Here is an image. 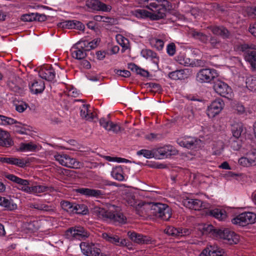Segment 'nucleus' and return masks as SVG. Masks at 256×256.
Listing matches in <instances>:
<instances>
[{
  "label": "nucleus",
  "mask_w": 256,
  "mask_h": 256,
  "mask_svg": "<svg viewBox=\"0 0 256 256\" xmlns=\"http://www.w3.org/2000/svg\"><path fill=\"white\" fill-rule=\"evenodd\" d=\"M86 49V45L81 41H79L72 46L70 50V52L74 58L81 60L84 58L87 54Z\"/></svg>",
  "instance_id": "12"
},
{
  "label": "nucleus",
  "mask_w": 256,
  "mask_h": 256,
  "mask_svg": "<svg viewBox=\"0 0 256 256\" xmlns=\"http://www.w3.org/2000/svg\"><path fill=\"white\" fill-rule=\"evenodd\" d=\"M205 256H228L224 250L217 245L208 246L202 252Z\"/></svg>",
  "instance_id": "17"
},
{
  "label": "nucleus",
  "mask_w": 256,
  "mask_h": 256,
  "mask_svg": "<svg viewBox=\"0 0 256 256\" xmlns=\"http://www.w3.org/2000/svg\"><path fill=\"white\" fill-rule=\"evenodd\" d=\"M178 153V151L176 148L170 145L165 146L154 150L155 158L156 159L167 158L171 156H175Z\"/></svg>",
  "instance_id": "13"
},
{
  "label": "nucleus",
  "mask_w": 256,
  "mask_h": 256,
  "mask_svg": "<svg viewBox=\"0 0 256 256\" xmlns=\"http://www.w3.org/2000/svg\"><path fill=\"white\" fill-rule=\"evenodd\" d=\"M128 68L132 72H136L144 77H148L149 73L148 71L141 68L134 63H130L128 64Z\"/></svg>",
  "instance_id": "40"
},
{
  "label": "nucleus",
  "mask_w": 256,
  "mask_h": 256,
  "mask_svg": "<svg viewBox=\"0 0 256 256\" xmlns=\"http://www.w3.org/2000/svg\"><path fill=\"white\" fill-rule=\"evenodd\" d=\"M76 192L86 197L101 198L104 195V192L101 190L89 188H79L76 190Z\"/></svg>",
  "instance_id": "20"
},
{
  "label": "nucleus",
  "mask_w": 256,
  "mask_h": 256,
  "mask_svg": "<svg viewBox=\"0 0 256 256\" xmlns=\"http://www.w3.org/2000/svg\"><path fill=\"white\" fill-rule=\"evenodd\" d=\"M0 206L5 208L8 210H14L17 208L16 204L14 203L12 200L0 196Z\"/></svg>",
  "instance_id": "35"
},
{
  "label": "nucleus",
  "mask_w": 256,
  "mask_h": 256,
  "mask_svg": "<svg viewBox=\"0 0 256 256\" xmlns=\"http://www.w3.org/2000/svg\"><path fill=\"white\" fill-rule=\"evenodd\" d=\"M40 77L48 81H52L55 78L56 73L52 68H42L38 72Z\"/></svg>",
  "instance_id": "29"
},
{
  "label": "nucleus",
  "mask_w": 256,
  "mask_h": 256,
  "mask_svg": "<svg viewBox=\"0 0 256 256\" xmlns=\"http://www.w3.org/2000/svg\"><path fill=\"white\" fill-rule=\"evenodd\" d=\"M72 213L86 215L88 213V210L87 206L84 204L74 203Z\"/></svg>",
  "instance_id": "39"
},
{
  "label": "nucleus",
  "mask_w": 256,
  "mask_h": 256,
  "mask_svg": "<svg viewBox=\"0 0 256 256\" xmlns=\"http://www.w3.org/2000/svg\"><path fill=\"white\" fill-rule=\"evenodd\" d=\"M224 106V103L222 100L218 98L214 100L208 106L207 114L210 118H213L218 114Z\"/></svg>",
  "instance_id": "14"
},
{
  "label": "nucleus",
  "mask_w": 256,
  "mask_h": 256,
  "mask_svg": "<svg viewBox=\"0 0 256 256\" xmlns=\"http://www.w3.org/2000/svg\"><path fill=\"white\" fill-rule=\"evenodd\" d=\"M177 61L180 64L185 66H188L192 64L189 58L183 56H178Z\"/></svg>",
  "instance_id": "56"
},
{
  "label": "nucleus",
  "mask_w": 256,
  "mask_h": 256,
  "mask_svg": "<svg viewBox=\"0 0 256 256\" xmlns=\"http://www.w3.org/2000/svg\"><path fill=\"white\" fill-rule=\"evenodd\" d=\"M224 148V144L222 142H218L216 146H214L213 148V153L215 155H220Z\"/></svg>",
  "instance_id": "50"
},
{
  "label": "nucleus",
  "mask_w": 256,
  "mask_h": 256,
  "mask_svg": "<svg viewBox=\"0 0 256 256\" xmlns=\"http://www.w3.org/2000/svg\"><path fill=\"white\" fill-rule=\"evenodd\" d=\"M116 38L119 44L123 48H128L127 46H126V42H128V40L126 38H125L120 34H118L116 36Z\"/></svg>",
  "instance_id": "61"
},
{
  "label": "nucleus",
  "mask_w": 256,
  "mask_h": 256,
  "mask_svg": "<svg viewBox=\"0 0 256 256\" xmlns=\"http://www.w3.org/2000/svg\"><path fill=\"white\" fill-rule=\"evenodd\" d=\"M128 235L132 241L138 244H149L152 242V238L151 237L135 232H129Z\"/></svg>",
  "instance_id": "21"
},
{
  "label": "nucleus",
  "mask_w": 256,
  "mask_h": 256,
  "mask_svg": "<svg viewBox=\"0 0 256 256\" xmlns=\"http://www.w3.org/2000/svg\"><path fill=\"white\" fill-rule=\"evenodd\" d=\"M14 144V142L10 137V133L0 128V146L10 148Z\"/></svg>",
  "instance_id": "22"
},
{
  "label": "nucleus",
  "mask_w": 256,
  "mask_h": 256,
  "mask_svg": "<svg viewBox=\"0 0 256 256\" xmlns=\"http://www.w3.org/2000/svg\"><path fill=\"white\" fill-rule=\"evenodd\" d=\"M136 154L138 156L142 155L144 158H155L154 151H152L148 150H140L138 151Z\"/></svg>",
  "instance_id": "47"
},
{
  "label": "nucleus",
  "mask_w": 256,
  "mask_h": 256,
  "mask_svg": "<svg viewBox=\"0 0 256 256\" xmlns=\"http://www.w3.org/2000/svg\"><path fill=\"white\" fill-rule=\"evenodd\" d=\"M166 52L170 56H173L176 53V46L174 43H170L166 46Z\"/></svg>",
  "instance_id": "60"
},
{
  "label": "nucleus",
  "mask_w": 256,
  "mask_h": 256,
  "mask_svg": "<svg viewBox=\"0 0 256 256\" xmlns=\"http://www.w3.org/2000/svg\"><path fill=\"white\" fill-rule=\"evenodd\" d=\"M254 46H249L248 44H244L241 46V50L246 52L245 60L249 62L252 68L256 70V51L250 50L254 49Z\"/></svg>",
  "instance_id": "15"
},
{
  "label": "nucleus",
  "mask_w": 256,
  "mask_h": 256,
  "mask_svg": "<svg viewBox=\"0 0 256 256\" xmlns=\"http://www.w3.org/2000/svg\"><path fill=\"white\" fill-rule=\"evenodd\" d=\"M179 228H176L172 226H168L164 230L166 234L173 237H179Z\"/></svg>",
  "instance_id": "46"
},
{
  "label": "nucleus",
  "mask_w": 256,
  "mask_h": 256,
  "mask_svg": "<svg viewBox=\"0 0 256 256\" xmlns=\"http://www.w3.org/2000/svg\"><path fill=\"white\" fill-rule=\"evenodd\" d=\"M250 160L251 165H256V149L253 148L249 150L246 154Z\"/></svg>",
  "instance_id": "49"
},
{
  "label": "nucleus",
  "mask_w": 256,
  "mask_h": 256,
  "mask_svg": "<svg viewBox=\"0 0 256 256\" xmlns=\"http://www.w3.org/2000/svg\"><path fill=\"white\" fill-rule=\"evenodd\" d=\"M182 203L184 206L195 210H200L207 208L206 203L198 199L188 198L184 200Z\"/></svg>",
  "instance_id": "16"
},
{
  "label": "nucleus",
  "mask_w": 256,
  "mask_h": 256,
  "mask_svg": "<svg viewBox=\"0 0 256 256\" xmlns=\"http://www.w3.org/2000/svg\"><path fill=\"white\" fill-rule=\"evenodd\" d=\"M22 20L24 22H32L35 21V13L24 14L22 16Z\"/></svg>",
  "instance_id": "59"
},
{
  "label": "nucleus",
  "mask_w": 256,
  "mask_h": 256,
  "mask_svg": "<svg viewBox=\"0 0 256 256\" xmlns=\"http://www.w3.org/2000/svg\"><path fill=\"white\" fill-rule=\"evenodd\" d=\"M150 44L152 47L156 48L158 50H162L164 46V42L157 38H150Z\"/></svg>",
  "instance_id": "42"
},
{
  "label": "nucleus",
  "mask_w": 256,
  "mask_h": 256,
  "mask_svg": "<svg viewBox=\"0 0 256 256\" xmlns=\"http://www.w3.org/2000/svg\"><path fill=\"white\" fill-rule=\"evenodd\" d=\"M151 13L144 10H136L137 17L141 18H148L150 16Z\"/></svg>",
  "instance_id": "58"
},
{
  "label": "nucleus",
  "mask_w": 256,
  "mask_h": 256,
  "mask_svg": "<svg viewBox=\"0 0 256 256\" xmlns=\"http://www.w3.org/2000/svg\"><path fill=\"white\" fill-rule=\"evenodd\" d=\"M215 92L222 97L230 98L232 95V91L230 86L226 82L218 80L214 84Z\"/></svg>",
  "instance_id": "11"
},
{
  "label": "nucleus",
  "mask_w": 256,
  "mask_h": 256,
  "mask_svg": "<svg viewBox=\"0 0 256 256\" xmlns=\"http://www.w3.org/2000/svg\"><path fill=\"white\" fill-rule=\"evenodd\" d=\"M256 221V214L252 212H242L232 220L233 224L242 226L254 224Z\"/></svg>",
  "instance_id": "8"
},
{
  "label": "nucleus",
  "mask_w": 256,
  "mask_h": 256,
  "mask_svg": "<svg viewBox=\"0 0 256 256\" xmlns=\"http://www.w3.org/2000/svg\"><path fill=\"white\" fill-rule=\"evenodd\" d=\"M198 141L196 138L192 137H186L178 140V144L181 146L188 148H193L196 146Z\"/></svg>",
  "instance_id": "26"
},
{
  "label": "nucleus",
  "mask_w": 256,
  "mask_h": 256,
  "mask_svg": "<svg viewBox=\"0 0 256 256\" xmlns=\"http://www.w3.org/2000/svg\"><path fill=\"white\" fill-rule=\"evenodd\" d=\"M90 106V104H82L80 108V116L83 119L92 121L94 118V116L92 112L88 110Z\"/></svg>",
  "instance_id": "32"
},
{
  "label": "nucleus",
  "mask_w": 256,
  "mask_h": 256,
  "mask_svg": "<svg viewBox=\"0 0 256 256\" xmlns=\"http://www.w3.org/2000/svg\"><path fill=\"white\" fill-rule=\"evenodd\" d=\"M74 203L70 202L67 200H62L60 202L62 208L67 212L72 213L73 211Z\"/></svg>",
  "instance_id": "48"
},
{
  "label": "nucleus",
  "mask_w": 256,
  "mask_h": 256,
  "mask_svg": "<svg viewBox=\"0 0 256 256\" xmlns=\"http://www.w3.org/2000/svg\"><path fill=\"white\" fill-rule=\"evenodd\" d=\"M231 130L233 136L236 139L238 138L243 130L242 124H232L231 126Z\"/></svg>",
  "instance_id": "41"
},
{
  "label": "nucleus",
  "mask_w": 256,
  "mask_h": 256,
  "mask_svg": "<svg viewBox=\"0 0 256 256\" xmlns=\"http://www.w3.org/2000/svg\"><path fill=\"white\" fill-rule=\"evenodd\" d=\"M65 237L69 240H84L88 238L90 234L83 227L75 226L68 229L64 234Z\"/></svg>",
  "instance_id": "5"
},
{
  "label": "nucleus",
  "mask_w": 256,
  "mask_h": 256,
  "mask_svg": "<svg viewBox=\"0 0 256 256\" xmlns=\"http://www.w3.org/2000/svg\"><path fill=\"white\" fill-rule=\"evenodd\" d=\"M0 162L2 163H6L10 164L15 165L20 168H24L26 166L28 161L24 160L23 159H20L14 157H2L0 158Z\"/></svg>",
  "instance_id": "25"
},
{
  "label": "nucleus",
  "mask_w": 256,
  "mask_h": 256,
  "mask_svg": "<svg viewBox=\"0 0 256 256\" xmlns=\"http://www.w3.org/2000/svg\"><path fill=\"white\" fill-rule=\"evenodd\" d=\"M190 34L194 38L198 40L204 44H206V42H208V35L195 29H192L190 32Z\"/></svg>",
  "instance_id": "36"
},
{
  "label": "nucleus",
  "mask_w": 256,
  "mask_h": 256,
  "mask_svg": "<svg viewBox=\"0 0 256 256\" xmlns=\"http://www.w3.org/2000/svg\"><path fill=\"white\" fill-rule=\"evenodd\" d=\"M116 74L124 78H128L130 76V72L128 70H114Z\"/></svg>",
  "instance_id": "63"
},
{
  "label": "nucleus",
  "mask_w": 256,
  "mask_h": 256,
  "mask_svg": "<svg viewBox=\"0 0 256 256\" xmlns=\"http://www.w3.org/2000/svg\"><path fill=\"white\" fill-rule=\"evenodd\" d=\"M13 124H18L16 126L18 128H20V130H16V132L20 134H24V132L22 128V124L18 122L16 120L2 114H0V126H8Z\"/></svg>",
  "instance_id": "24"
},
{
  "label": "nucleus",
  "mask_w": 256,
  "mask_h": 256,
  "mask_svg": "<svg viewBox=\"0 0 256 256\" xmlns=\"http://www.w3.org/2000/svg\"><path fill=\"white\" fill-rule=\"evenodd\" d=\"M86 6L88 8L94 10H102V12H108L112 10V6L107 5L99 0H87Z\"/></svg>",
  "instance_id": "19"
},
{
  "label": "nucleus",
  "mask_w": 256,
  "mask_h": 256,
  "mask_svg": "<svg viewBox=\"0 0 256 256\" xmlns=\"http://www.w3.org/2000/svg\"><path fill=\"white\" fill-rule=\"evenodd\" d=\"M80 246L82 253L86 256H106L94 243L83 242H80Z\"/></svg>",
  "instance_id": "7"
},
{
  "label": "nucleus",
  "mask_w": 256,
  "mask_h": 256,
  "mask_svg": "<svg viewBox=\"0 0 256 256\" xmlns=\"http://www.w3.org/2000/svg\"><path fill=\"white\" fill-rule=\"evenodd\" d=\"M124 203L129 206L136 208L140 205V202L136 198L134 194L130 192H126L122 195Z\"/></svg>",
  "instance_id": "27"
},
{
  "label": "nucleus",
  "mask_w": 256,
  "mask_h": 256,
  "mask_svg": "<svg viewBox=\"0 0 256 256\" xmlns=\"http://www.w3.org/2000/svg\"><path fill=\"white\" fill-rule=\"evenodd\" d=\"M184 114H186V116L188 117L187 122H189L190 124L194 120V116L192 110L188 108L184 110Z\"/></svg>",
  "instance_id": "57"
},
{
  "label": "nucleus",
  "mask_w": 256,
  "mask_h": 256,
  "mask_svg": "<svg viewBox=\"0 0 256 256\" xmlns=\"http://www.w3.org/2000/svg\"><path fill=\"white\" fill-rule=\"evenodd\" d=\"M190 70L188 68L176 70L169 72V78L173 80H184L190 75Z\"/></svg>",
  "instance_id": "23"
},
{
  "label": "nucleus",
  "mask_w": 256,
  "mask_h": 256,
  "mask_svg": "<svg viewBox=\"0 0 256 256\" xmlns=\"http://www.w3.org/2000/svg\"><path fill=\"white\" fill-rule=\"evenodd\" d=\"M44 202L41 200L35 202L33 203L29 204V208H31L36 209L40 212L43 211V206Z\"/></svg>",
  "instance_id": "52"
},
{
  "label": "nucleus",
  "mask_w": 256,
  "mask_h": 256,
  "mask_svg": "<svg viewBox=\"0 0 256 256\" xmlns=\"http://www.w3.org/2000/svg\"><path fill=\"white\" fill-rule=\"evenodd\" d=\"M141 54L146 59H150L154 64L158 66L160 58L156 52L150 49H144L141 51Z\"/></svg>",
  "instance_id": "30"
},
{
  "label": "nucleus",
  "mask_w": 256,
  "mask_h": 256,
  "mask_svg": "<svg viewBox=\"0 0 256 256\" xmlns=\"http://www.w3.org/2000/svg\"><path fill=\"white\" fill-rule=\"evenodd\" d=\"M6 178L8 180L19 185L18 189L28 194H38L46 192L48 188L45 186L38 185L30 186V181L21 178L14 174H8Z\"/></svg>",
  "instance_id": "3"
},
{
  "label": "nucleus",
  "mask_w": 256,
  "mask_h": 256,
  "mask_svg": "<svg viewBox=\"0 0 256 256\" xmlns=\"http://www.w3.org/2000/svg\"><path fill=\"white\" fill-rule=\"evenodd\" d=\"M112 176L118 181H123L124 180L122 167L121 166L114 168L111 172Z\"/></svg>",
  "instance_id": "37"
},
{
  "label": "nucleus",
  "mask_w": 256,
  "mask_h": 256,
  "mask_svg": "<svg viewBox=\"0 0 256 256\" xmlns=\"http://www.w3.org/2000/svg\"><path fill=\"white\" fill-rule=\"evenodd\" d=\"M213 34L219 36L223 38H228L230 36V32L223 26H213L210 28Z\"/></svg>",
  "instance_id": "31"
},
{
  "label": "nucleus",
  "mask_w": 256,
  "mask_h": 256,
  "mask_svg": "<svg viewBox=\"0 0 256 256\" xmlns=\"http://www.w3.org/2000/svg\"><path fill=\"white\" fill-rule=\"evenodd\" d=\"M143 6L156 13L158 18L166 16V12L172 8L171 3L167 0H140Z\"/></svg>",
  "instance_id": "2"
},
{
  "label": "nucleus",
  "mask_w": 256,
  "mask_h": 256,
  "mask_svg": "<svg viewBox=\"0 0 256 256\" xmlns=\"http://www.w3.org/2000/svg\"><path fill=\"white\" fill-rule=\"evenodd\" d=\"M116 38L119 44L123 48H128L127 46H126V42H128V40L126 38H125L120 34H118L116 36Z\"/></svg>",
  "instance_id": "62"
},
{
  "label": "nucleus",
  "mask_w": 256,
  "mask_h": 256,
  "mask_svg": "<svg viewBox=\"0 0 256 256\" xmlns=\"http://www.w3.org/2000/svg\"><path fill=\"white\" fill-rule=\"evenodd\" d=\"M54 158L55 160L58 161L60 164L66 167L72 168H80L82 166L81 162L66 154H58L54 155Z\"/></svg>",
  "instance_id": "6"
},
{
  "label": "nucleus",
  "mask_w": 256,
  "mask_h": 256,
  "mask_svg": "<svg viewBox=\"0 0 256 256\" xmlns=\"http://www.w3.org/2000/svg\"><path fill=\"white\" fill-rule=\"evenodd\" d=\"M44 202L41 200L35 202L33 203L29 204V208H31L36 209L40 212L43 211V206Z\"/></svg>",
  "instance_id": "51"
},
{
  "label": "nucleus",
  "mask_w": 256,
  "mask_h": 256,
  "mask_svg": "<svg viewBox=\"0 0 256 256\" xmlns=\"http://www.w3.org/2000/svg\"><path fill=\"white\" fill-rule=\"evenodd\" d=\"M217 238L223 239L225 240V242L230 244H236L240 240L238 234L228 228L218 230Z\"/></svg>",
  "instance_id": "10"
},
{
  "label": "nucleus",
  "mask_w": 256,
  "mask_h": 256,
  "mask_svg": "<svg viewBox=\"0 0 256 256\" xmlns=\"http://www.w3.org/2000/svg\"><path fill=\"white\" fill-rule=\"evenodd\" d=\"M206 44H209L212 48H219L222 45V42L218 38L210 34L208 36V42Z\"/></svg>",
  "instance_id": "38"
},
{
  "label": "nucleus",
  "mask_w": 256,
  "mask_h": 256,
  "mask_svg": "<svg viewBox=\"0 0 256 256\" xmlns=\"http://www.w3.org/2000/svg\"><path fill=\"white\" fill-rule=\"evenodd\" d=\"M56 208L54 204L48 205L46 204L44 202L43 206L42 212H48V214H52L56 212Z\"/></svg>",
  "instance_id": "54"
},
{
  "label": "nucleus",
  "mask_w": 256,
  "mask_h": 256,
  "mask_svg": "<svg viewBox=\"0 0 256 256\" xmlns=\"http://www.w3.org/2000/svg\"><path fill=\"white\" fill-rule=\"evenodd\" d=\"M246 87L251 92H256V78L250 76L246 78Z\"/></svg>",
  "instance_id": "44"
},
{
  "label": "nucleus",
  "mask_w": 256,
  "mask_h": 256,
  "mask_svg": "<svg viewBox=\"0 0 256 256\" xmlns=\"http://www.w3.org/2000/svg\"><path fill=\"white\" fill-rule=\"evenodd\" d=\"M102 238L106 241L114 244L116 246H121L126 244V240L124 239H120L118 236L108 233H103Z\"/></svg>",
  "instance_id": "28"
},
{
  "label": "nucleus",
  "mask_w": 256,
  "mask_h": 256,
  "mask_svg": "<svg viewBox=\"0 0 256 256\" xmlns=\"http://www.w3.org/2000/svg\"><path fill=\"white\" fill-rule=\"evenodd\" d=\"M16 110L18 112H24L28 106V104L23 102H18L17 104H14Z\"/></svg>",
  "instance_id": "53"
},
{
  "label": "nucleus",
  "mask_w": 256,
  "mask_h": 256,
  "mask_svg": "<svg viewBox=\"0 0 256 256\" xmlns=\"http://www.w3.org/2000/svg\"><path fill=\"white\" fill-rule=\"evenodd\" d=\"M37 148V146L32 142L21 143L20 145L18 151L20 152H34Z\"/></svg>",
  "instance_id": "43"
},
{
  "label": "nucleus",
  "mask_w": 256,
  "mask_h": 256,
  "mask_svg": "<svg viewBox=\"0 0 256 256\" xmlns=\"http://www.w3.org/2000/svg\"><path fill=\"white\" fill-rule=\"evenodd\" d=\"M29 86L31 92L34 94L42 92L45 88L44 83L41 80H34Z\"/></svg>",
  "instance_id": "33"
},
{
  "label": "nucleus",
  "mask_w": 256,
  "mask_h": 256,
  "mask_svg": "<svg viewBox=\"0 0 256 256\" xmlns=\"http://www.w3.org/2000/svg\"><path fill=\"white\" fill-rule=\"evenodd\" d=\"M208 214L218 219L220 221L224 220L226 218V212L222 209L214 208L209 210Z\"/></svg>",
  "instance_id": "34"
},
{
  "label": "nucleus",
  "mask_w": 256,
  "mask_h": 256,
  "mask_svg": "<svg viewBox=\"0 0 256 256\" xmlns=\"http://www.w3.org/2000/svg\"><path fill=\"white\" fill-rule=\"evenodd\" d=\"M91 210L94 216L104 221L115 224H125L126 222V217L122 212L116 210H107L103 208L94 206Z\"/></svg>",
  "instance_id": "1"
},
{
  "label": "nucleus",
  "mask_w": 256,
  "mask_h": 256,
  "mask_svg": "<svg viewBox=\"0 0 256 256\" xmlns=\"http://www.w3.org/2000/svg\"><path fill=\"white\" fill-rule=\"evenodd\" d=\"M218 230L215 228L212 224H204L202 228L204 234H211L214 236L216 238L218 237Z\"/></svg>",
  "instance_id": "45"
},
{
  "label": "nucleus",
  "mask_w": 256,
  "mask_h": 256,
  "mask_svg": "<svg viewBox=\"0 0 256 256\" xmlns=\"http://www.w3.org/2000/svg\"><path fill=\"white\" fill-rule=\"evenodd\" d=\"M110 120H107L104 118H102L99 120V123L101 126L103 127L106 130H108L110 126Z\"/></svg>",
  "instance_id": "64"
},
{
  "label": "nucleus",
  "mask_w": 256,
  "mask_h": 256,
  "mask_svg": "<svg viewBox=\"0 0 256 256\" xmlns=\"http://www.w3.org/2000/svg\"><path fill=\"white\" fill-rule=\"evenodd\" d=\"M150 214L164 220H168L172 216V212L168 204L156 202L151 204Z\"/></svg>",
  "instance_id": "4"
},
{
  "label": "nucleus",
  "mask_w": 256,
  "mask_h": 256,
  "mask_svg": "<svg viewBox=\"0 0 256 256\" xmlns=\"http://www.w3.org/2000/svg\"><path fill=\"white\" fill-rule=\"evenodd\" d=\"M122 130H123V129L122 128L121 126L119 124L114 123L112 122L110 123V126L108 131H112L115 134H118Z\"/></svg>",
  "instance_id": "55"
},
{
  "label": "nucleus",
  "mask_w": 256,
  "mask_h": 256,
  "mask_svg": "<svg viewBox=\"0 0 256 256\" xmlns=\"http://www.w3.org/2000/svg\"><path fill=\"white\" fill-rule=\"evenodd\" d=\"M217 71L214 68H203L196 74V80L200 83L210 82L218 76Z\"/></svg>",
  "instance_id": "9"
},
{
  "label": "nucleus",
  "mask_w": 256,
  "mask_h": 256,
  "mask_svg": "<svg viewBox=\"0 0 256 256\" xmlns=\"http://www.w3.org/2000/svg\"><path fill=\"white\" fill-rule=\"evenodd\" d=\"M8 86L10 90L17 94H20L23 93L24 82L19 77L14 78L10 80L8 82Z\"/></svg>",
  "instance_id": "18"
}]
</instances>
